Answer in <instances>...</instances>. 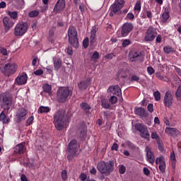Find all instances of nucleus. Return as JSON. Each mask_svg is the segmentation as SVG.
I'll return each instance as SVG.
<instances>
[{"label": "nucleus", "instance_id": "nucleus-4", "mask_svg": "<svg viewBox=\"0 0 181 181\" xmlns=\"http://www.w3.org/2000/svg\"><path fill=\"white\" fill-rule=\"evenodd\" d=\"M73 95V91L69 87L62 86L59 88L57 92V98L58 103H64L67 101L69 97Z\"/></svg>", "mask_w": 181, "mask_h": 181}, {"label": "nucleus", "instance_id": "nucleus-35", "mask_svg": "<svg viewBox=\"0 0 181 181\" xmlns=\"http://www.w3.org/2000/svg\"><path fill=\"white\" fill-rule=\"evenodd\" d=\"M163 50L167 54H170V53H173L175 52L174 48L170 46L164 47Z\"/></svg>", "mask_w": 181, "mask_h": 181}, {"label": "nucleus", "instance_id": "nucleus-38", "mask_svg": "<svg viewBox=\"0 0 181 181\" xmlns=\"http://www.w3.org/2000/svg\"><path fill=\"white\" fill-rule=\"evenodd\" d=\"M43 91L45 93H50V92L52 91V86L49 84H45L43 86Z\"/></svg>", "mask_w": 181, "mask_h": 181}, {"label": "nucleus", "instance_id": "nucleus-18", "mask_svg": "<svg viewBox=\"0 0 181 181\" xmlns=\"http://www.w3.org/2000/svg\"><path fill=\"white\" fill-rule=\"evenodd\" d=\"M107 93H110L114 95L119 96L122 94L121 88L119 86H112L107 89Z\"/></svg>", "mask_w": 181, "mask_h": 181}, {"label": "nucleus", "instance_id": "nucleus-47", "mask_svg": "<svg viewBox=\"0 0 181 181\" xmlns=\"http://www.w3.org/2000/svg\"><path fill=\"white\" fill-rule=\"evenodd\" d=\"M159 169L162 173H164L165 172V163H162L160 164Z\"/></svg>", "mask_w": 181, "mask_h": 181}, {"label": "nucleus", "instance_id": "nucleus-13", "mask_svg": "<svg viewBox=\"0 0 181 181\" xmlns=\"http://www.w3.org/2000/svg\"><path fill=\"white\" fill-rule=\"evenodd\" d=\"M2 22L6 33H7L8 30H10L11 28H13V26H14V23L12 21V20H11L10 18L7 16H5L3 18Z\"/></svg>", "mask_w": 181, "mask_h": 181}, {"label": "nucleus", "instance_id": "nucleus-43", "mask_svg": "<svg viewBox=\"0 0 181 181\" xmlns=\"http://www.w3.org/2000/svg\"><path fill=\"white\" fill-rule=\"evenodd\" d=\"M145 11H146V18H148L149 21H151L153 17V13L151 11L146 9Z\"/></svg>", "mask_w": 181, "mask_h": 181}, {"label": "nucleus", "instance_id": "nucleus-63", "mask_svg": "<svg viewBox=\"0 0 181 181\" xmlns=\"http://www.w3.org/2000/svg\"><path fill=\"white\" fill-rule=\"evenodd\" d=\"M148 110L150 112H153V105L152 103H150V104L148 105Z\"/></svg>", "mask_w": 181, "mask_h": 181}, {"label": "nucleus", "instance_id": "nucleus-5", "mask_svg": "<svg viewBox=\"0 0 181 181\" xmlns=\"http://www.w3.org/2000/svg\"><path fill=\"white\" fill-rule=\"evenodd\" d=\"M97 169L101 174L110 175L114 170V162L113 160L108 162L101 160L98 163Z\"/></svg>", "mask_w": 181, "mask_h": 181}, {"label": "nucleus", "instance_id": "nucleus-10", "mask_svg": "<svg viewBox=\"0 0 181 181\" xmlns=\"http://www.w3.org/2000/svg\"><path fill=\"white\" fill-rule=\"evenodd\" d=\"M174 103V98L171 91L168 90L165 93L163 100V104L165 107L170 108Z\"/></svg>", "mask_w": 181, "mask_h": 181}, {"label": "nucleus", "instance_id": "nucleus-26", "mask_svg": "<svg viewBox=\"0 0 181 181\" xmlns=\"http://www.w3.org/2000/svg\"><path fill=\"white\" fill-rule=\"evenodd\" d=\"M165 133L170 135L171 136H177L179 134V130L176 128L166 127Z\"/></svg>", "mask_w": 181, "mask_h": 181}, {"label": "nucleus", "instance_id": "nucleus-23", "mask_svg": "<svg viewBox=\"0 0 181 181\" xmlns=\"http://www.w3.org/2000/svg\"><path fill=\"white\" fill-rule=\"evenodd\" d=\"M134 113L135 115L141 117H148V114L145 110L144 108L140 107H135L134 109Z\"/></svg>", "mask_w": 181, "mask_h": 181}, {"label": "nucleus", "instance_id": "nucleus-45", "mask_svg": "<svg viewBox=\"0 0 181 181\" xmlns=\"http://www.w3.org/2000/svg\"><path fill=\"white\" fill-rule=\"evenodd\" d=\"M29 17L33 18L39 16V12L37 11H32L28 14Z\"/></svg>", "mask_w": 181, "mask_h": 181}, {"label": "nucleus", "instance_id": "nucleus-60", "mask_svg": "<svg viewBox=\"0 0 181 181\" xmlns=\"http://www.w3.org/2000/svg\"><path fill=\"white\" fill-rule=\"evenodd\" d=\"M79 178L81 181H86L87 179V175L84 173H81L79 176Z\"/></svg>", "mask_w": 181, "mask_h": 181}, {"label": "nucleus", "instance_id": "nucleus-29", "mask_svg": "<svg viewBox=\"0 0 181 181\" xmlns=\"http://www.w3.org/2000/svg\"><path fill=\"white\" fill-rule=\"evenodd\" d=\"M49 112H50V107H49L40 106L38 108V113L40 114L48 113Z\"/></svg>", "mask_w": 181, "mask_h": 181}, {"label": "nucleus", "instance_id": "nucleus-2", "mask_svg": "<svg viewBox=\"0 0 181 181\" xmlns=\"http://www.w3.org/2000/svg\"><path fill=\"white\" fill-rule=\"evenodd\" d=\"M18 69V64L11 61H6L3 64H0V72L6 77H11L15 75Z\"/></svg>", "mask_w": 181, "mask_h": 181}, {"label": "nucleus", "instance_id": "nucleus-28", "mask_svg": "<svg viewBox=\"0 0 181 181\" xmlns=\"http://www.w3.org/2000/svg\"><path fill=\"white\" fill-rule=\"evenodd\" d=\"M169 18V8L166 7L165 8V12L163 13V22L165 23V22H167Z\"/></svg>", "mask_w": 181, "mask_h": 181}, {"label": "nucleus", "instance_id": "nucleus-24", "mask_svg": "<svg viewBox=\"0 0 181 181\" xmlns=\"http://www.w3.org/2000/svg\"><path fill=\"white\" fill-rule=\"evenodd\" d=\"M97 28H93L92 30L90 31V46H93L97 40L96 33H97Z\"/></svg>", "mask_w": 181, "mask_h": 181}, {"label": "nucleus", "instance_id": "nucleus-57", "mask_svg": "<svg viewBox=\"0 0 181 181\" xmlns=\"http://www.w3.org/2000/svg\"><path fill=\"white\" fill-rule=\"evenodd\" d=\"M158 150L160 152L163 153L165 151L164 145L162 143L158 142Z\"/></svg>", "mask_w": 181, "mask_h": 181}, {"label": "nucleus", "instance_id": "nucleus-22", "mask_svg": "<svg viewBox=\"0 0 181 181\" xmlns=\"http://www.w3.org/2000/svg\"><path fill=\"white\" fill-rule=\"evenodd\" d=\"M27 115H28V110L25 108L20 109L17 114L18 122H21L22 120H25Z\"/></svg>", "mask_w": 181, "mask_h": 181}, {"label": "nucleus", "instance_id": "nucleus-56", "mask_svg": "<svg viewBox=\"0 0 181 181\" xmlns=\"http://www.w3.org/2000/svg\"><path fill=\"white\" fill-rule=\"evenodd\" d=\"M126 171V167L124 165H121L119 168V172L121 175H124Z\"/></svg>", "mask_w": 181, "mask_h": 181}, {"label": "nucleus", "instance_id": "nucleus-44", "mask_svg": "<svg viewBox=\"0 0 181 181\" xmlns=\"http://www.w3.org/2000/svg\"><path fill=\"white\" fill-rule=\"evenodd\" d=\"M0 53L1 54H2L3 56H8V50L3 47H0Z\"/></svg>", "mask_w": 181, "mask_h": 181}, {"label": "nucleus", "instance_id": "nucleus-64", "mask_svg": "<svg viewBox=\"0 0 181 181\" xmlns=\"http://www.w3.org/2000/svg\"><path fill=\"white\" fill-rule=\"evenodd\" d=\"M127 18L132 21L134 18V16L132 13H128L127 15Z\"/></svg>", "mask_w": 181, "mask_h": 181}, {"label": "nucleus", "instance_id": "nucleus-16", "mask_svg": "<svg viewBox=\"0 0 181 181\" xmlns=\"http://www.w3.org/2000/svg\"><path fill=\"white\" fill-rule=\"evenodd\" d=\"M130 62H136L141 57V52L136 50H131L129 54Z\"/></svg>", "mask_w": 181, "mask_h": 181}, {"label": "nucleus", "instance_id": "nucleus-40", "mask_svg": "<svg viewBox=\"0 0 181 181\" xmlns=\"http://www.w3.org/2000/svg\"><path fill=\"white\" fill-rule=\"evenodd\" d=\"M175 96L177 100L181 101V86H180L177 89V91L175 93Z\"/></svg>", "mask_w": 181, "mask_h": 181}, {"label": "nucleus", "instance_id": "nucleus-41", "mask_svg": "<svg viewBox=\"0 0 181 181\" xmlns=\"http://www.w3.org/2000/svg\"><path fill=\"white\" fill-rule=\"evenodd\" d=\"M62 179L63 181L67 180V170H62L61 173Z\"/></svg>", "mask_w": 181, "mask_h": 181}, {"label": "nucleus", "instance_id": "nucleus-55", "mask_svg": "<svg viewBox=\"0 0 181 181\" xmlns=\"http://www.w3.org/2000/svg\"><path fill=\"white\" fill-rule=\"evenodd\" d=\"M115 55L114 54V53L111 52V53L107 54L105 57V59H107V60H112V59L115 57Z\"/></svg>", "mask_w": 181, "mask_h": 181}, {"label": "nucleus", "instance_id": "nucleus-37", "mask_svg": "<svg viewBox=\"0 0 181 181\" xmlns=\"http://www.w3.org/2000/svg\"><path fill=\"white\" fill-rule=\"evenodd\" d=\"M87 135V130L85 129H81L80 134H79V138L81 140H83L86 138Z\"/></svg>", "mask_w": 181, "mask_h": 181}, {"label": "nucleus", "instance_id": "nucleus-48", "mask_svg": "<svg viewBox=\"0 0 181 181\" xmlns=\"http://www.w3.org/2000/svg\"><path fill=\"white\" fill-rule=\"evenodd\" d=\"M88 45H89V39L88 37H86L83 41V46L85 49H87Z\"/></svg>", "mask_w": 181, "mask_h": 181}, {"label": "nucleus", "instance_id": "nucleus-6", "mask_svg": "<svg viewBox=\"0 0 181 181\" xmlns=\"http://www.w3.org/2000/svg\"><path fill=\"white\" fill-rule=\"evenodd\" d=\"M68 37L70 45L77 49L78 47V35L77 30L73 25L69 26L68 29Z\"/></svg>", "mask_w": 181, "mask_h": 181}, {"label": "nucleus", "instance_id": "nucleus-27", "mask_svg": "<svg viewBox=\"0 0 181 181\" xmlns=\"http://www.w3.org/2000/svg\"><path fill=\"white\" fill-rule=\"evenodd\" d=\"M81 108L86 112V114H89V110L91 109L90 106L86 103H81L80 104Z\"/></svg>", "mask_w": 181, "mask_h": 181}, {"label": "nucleus", "instance_id": "nucleus-39", "mask_svg": "<svg viewBox=\"0 0 181 181\" xmlns=\"http://www.w3.org/2000/svg\"><path fill=\"white\" fill-rule=\"evenodd\" d=\"M153 97L156 101L158 102L160 100L161 95L160 93L158 90H156L153 93Z\"/></svg>", "mask_w": 181, "mask_h": 181}, {"label": "nucleus", "instance_id": "nucleus-49", "mask_svg": "<svg viewBox=\"0 0 181 181\" xmlns=\"http://www.w3.org/2000/svg\"><path fill=\"white\" fill-rule=\"evenodd\" d=\"M147 72H148L149 76H151L155 73V70L153 69V68L152 66H148L147 67Z\"/></svg>", "mask_w": 181, "mask_h": 181}, {"label": "nucleus", "instance_id": "nucleus-12", "mask_svg": "<svg viewBox=\"0 0 181 181\" xmlns=\"http://www.w3.org/2000/svg\"><path fill=\"white\" fill-rule=\"evenodd\" d=\"M133 25L131 23H125L122 27L121 30V35L122 37H126V36H128L129 33L132 32L133 30Z\"/></svg>", "mask_w": 181, "mask_h": 181}, {"label": "nucleus", "instance_id": "nucleus-1", "mask_svg": "<svg viewBox=\"0 0 181 181\" xmlns=\"http://www.w3.org/2000/svg\"><path fill=\"white\" fill-rule=\"evenodd\" d=\"M53 119V124L58 132H62L64 127L69 125V117L64 112H62V110L55 112Z\"/></svg>", "mask_w": 181, "mask_h": 181}, {"label": "nucleus", "instance_id": "nucleus-20", "mask_svg": "<svg viewBox=\"0 0 181 181\" xmlns=\"http://www.w3.org/2000/svg\"><path fill=\"white\" fill-rule=\"evenodd\" d=\"M2 101H3L4 110H6L7 112H8L11 109V106L12 104L11 99L9 98L8 96L4 95V96H3Z\"/></svg>", "mask_w": 181, "mask_h": 181}, {"label": "nucleus", "instance_id": "nucleus-53", "mask_svg": "<svg viewBox=\"0 0 181 181\" xmlns=\"http://www.w3.org/2000/svg\"><path fill=\"white\" fill-rule=\"evenodd\" d=\"M131 41L128 39L124 40L122 42V47H127V46H129L130 45Z\"/></svg>", "mask_w": 181, "mask_h": 181}, {"label": "nucleus", "instance_id": "nucleus-11", "mask_svg": "<svg viewBox=\"0 0 181 181\" xmlns=\"http://www.w3.org/2000/svg\"><path fill=\"white\" fill-rule=\"evenodd\" d=\"M157 36V33L153 27H149L145 33V42H153Z\"/></svg>", "mask_w": 181, "mask_h": 181}, {"label": "nucleus", "instance_id": "nucleus-42", "mask_svg": "<svg viewBox=\"0 0 181 181\" xmlns=\"http://www.w3.org/2000/svg\"><path fill=\"white\" fill-rule=\"evenodd\" d=\"M162 163H165V161L163 160V156L156 158V165H158V164L161 165Z\"/></svg>", "mask_w": 181, "mask_h": 181}, {"label": "nucleus", "instance_id": "nucleus-14", "mask_svg": "<svg viewBox=\"0 0 181 181\" xmlns=\"http://www.w3.org/2000/svg\"><path fill=\"white\" fill-rule=\"evenodd\" d=\"M28 82V75L26 73H23L18 76L15 80V84L17 86L25 85Z\"/></svg>", "mask_w": 181, "mask_h": 181}, {"label": "nucleus", "instance_id": "nucleus-61", "mask_svg": "<svg viewBox=\"0 0 181 181\" xmlns=\"http://www.w3.org/2000/svg\"><path fill=\"white\" fill-rule=\"evenodd\" d=\"M144 174L146 176H148L150 175V170H148V168L146 167L144 168Z\"/></svg>", "mask_w": 181, "mask_h": 181}, {"label": "nucleus", "instance_id": "nucleus-32", "mask_svg": "<svg viewBox=\"0 0 181 181\" xmlns=\"http://www.w3.org/2000/svg\"><path fill=\"white\" fill-rule=\"evenodd\" d=\"M101 106L105 110H109L110 107L107 100L104 98H103L101 100Z\"/></svg>", "mask_w": 181, "mask_h": 181}, {"label": "nucleus", "instance_id": "nucleus-7", "mask_svg": "<svg viewBox=\"0 0 181 181\" xmlns=\"http://www.w3.org/2000/svg\"><path fill=\"white\" fill-rule=\"evenodd\" d=\"M135 130L140 132V136L147 141H150V134L147 127L143 124H136L134 125Z\"/></svg>", "mask_w": 181, "mask_h": 181}, {"label": "nucleus", "instance_id": "nucleus-36", "mask_svg": "<svg viewBox=\"0 0 181 181\" xmlns=\"http://www.w3.org/2000/svg\"><path fill=\"white\" fill-rule=\"evenodd\" d=\"M127 146L129 148L133 150V151H137L139 149V147L134 145L132 142L128 141L127 142Z\"/></svg>", "mask_w": 181, "mask_h": 181}, {"label": "nucleus", "instance_id": "nucleus-31", "mask_svg": "<svg viewBox=\"0 0 181 181\" xmlns=\"http://www.w3.org/2000/svg\"><path fill=\"white\" fill-rule=\"evenodd\" d=\"M170 161H171L172 167L175 168L176 165V158H175V151H172L170 153Z\"/></svg>", "mask_w": 181, "mask_h": 181}, {"label": "nucleus", "instance_id": "nucleus-25", "mask_svg": "<svg viewBox=\"0 0 181 181\" xmlns=\"http://www.w3.org/2000/svg\"><path fill=\"white\" fill-rule=\"evenodd\" d=\"M53 62H54V70L57 71H59V69L62 68V59L57 58V57H54L53 58Z\"/></svg>", "mask_w": 181, "mask_h": 181}, {"label": "nucleus", "instance_id": "nucleus-30", "mask_svg": "<svg viewBox=\"0 0 181 181\" xmlns=\"http://www.w3.org/2000/svg\"><path fill=\"white\" fill-rule=\"evenodd\" d=\"M141 1H137L134 7V11H135V13L138 14L141 11Z\"/></svg>", "mask_w": 181, "mask_h": 181}, {"label": "nucleus", "instance_id": "nucleus-3", "mask_svg": "<svg viewBox=\"0 0 181 181\" xmlns=\"http://www.w3.org/2000/svg\"><path fill=\"white\" fill-rule=\"evenodd\" d=\"M79 147L80 145L78 142H77L76 139H73L68 144L66 153L69 161H73L74 158H77L78 156Z\"/></svg>", "mask_w": 181, "mask_h": 181}, {"label": "nucleus", "instance_id": "nucleus-34", "mask_svg": "<svg viewBox=\"0 0 181 181\" xmlns=\"http://www.w3.org/2000/svg\"><path fill=\"white\" fill-rule=\"evenodd\" d=\"M8 15L14 21H16L18 19V11H8Z\"/></svg>", "mask_w": 181, "mask_h": 181}, {"label": "nucleus", "instance_id": "nucleus-62", "mask_svg": "<svg viewBox=\"0 0 181 181\" xmlns=\"http://www.w3.org/2000/svg\"><path fill=\"white\" fill-rule=\"evenodd\" d=\"M162 42V37L160 35H158L156 40V43H161Z\"/></svg>", "mask_w": 181, "mask_h": 181}, {"label": "nucleus", "instance_id": "nucleus-21", "mask_svg": "<svg viewBox=\"0 0 181 181\" xmlns=\"http://www.w3.org/2000/svg\"><path fill=\"white\" fill-rule=\"evenodd\" d=\"M2 101H3L4 110H6L7 112H8L11 109V106L12 104L11 99L9 98L8 96L4 95V96H3Z\"/></svg>", "mask_w": 181, "mask_h": 181}, {"label": "nucleus", "instance_id": "nucleus-19", "mask_svg": "<svg viewBox=\"0 0 181 181\" xmlns=\"http://www.w3.org/2000/svg\"><path fill=\"white\" fill-rule=\"evenodd\" d=\"M66 7V0H58L57 4L54 7V11L60 13Z\"/></svg>", "mask_w": 181, "mask_h": 181}, {"label": "nucleus", "instance_id": "nucleus-33", "mask_svg": "<svg viewBox=\"0 0 181 181\" xmlns=\"http://www.w3.org/2000/svg\"><path fill=\"white\" fill-rule=\"evenodd\" d=\"M78 87L80 90H86L88 86L84 83V81H81L80 83H78Z\"/></svg>", "mask_w": 181, "mask_h": 181}, {"label": "nucleus", "instance_id": "nucleus-9", "mask_svg": "<svg viewBox=\"0 0 181 181\" xmlns=\"http://www.w3.org/2000/svg\"><path fill=\"white\" fill-rule=\"evenodd\" d=\"M124 4L125 1L124 0H121L120 2L118 0L115 1V3L111 6L110 11L115 14H120L121 9L124 7Z\"/></svg>", "mask_w": 181, "mask_h": 181}, {"label": "nucleus", "instance_id": "nucleus-52", "mask_svg": "<svg viewBox=\"0 0 181 181\" xmlns=\"http://www.w3.org/2000/svg\"><path fill=\"white\" fill-rule=\"evenodd\" d=\"M98 57H99V52H97V51H95V52H94V53L93 54V55H92L90 59H91V60H93V59H94L95 60H97V59H98Z\"/></svg>", "mask_w": 181, "mask_h": 181}, {"label": "nucleus", "instance_id": "nucleus-15", "mask_svg": "<svg viewBox=\"0 0 181 181\" xmlns=\"http://www.w3.org/2000/svg\"><path fill=\"white\" fill-rule=\"evenodd\" d=\"M27 148L25 143H21L16 146L13 153L15 155H22L25 153Z\"/></svg>", "mask_w": 181, "mask_h": 181}, {"label": "nucleus", "instance_id": "nucleus-59", "mask_svg": "<svg viewBox=\"0 0 181 181\" xmlns=\"http://www.w3.org/2000/svg\"><path fill=\"white\" fill-rule=\"evenodd\" d=\"M151 139L158 140V139H159V136L156 134V132H152L151 133Z\"/></svg>", "mask_w": 181, "mask_h": 181}, {"label": "nucleus", "instance_id": "nucleus-17", "mask_svg": "<svg viewBox=\"0 0 181 181\" xmlns=\"http://www.w3.org/2000/svg\"><path fill=\"white\" fill-rule=\"evenodd\" d=\"M145 151L146 153V160L147 161L153 164L155 162V156L153 153L151 151V149L150 147L146 146L145 148Z\"/></svg>", "mask_w": 181, "mask_h": 181}, {"label": "nucleus", "instance_id": "nucleus-54", "mask_svg": "<svg viewBox=\"0 0 181 181\" xmlns=\"http://www.w3.org/2000/svg\"><path fill=\"white\" fill-rule=\"evenodd\" d=\"M34 75H35L37 76H40L43 75V71L42 69H37L34 71Z\"/></svg>", "mask_w": 181, "mask_h": 181}, {"label": "nucleus", "instance_id": "nucleus-8", "mask_svg": "<svg viewBox=\"0 0 181 181\" xmlns=\"http://www.w3.org/2000/svg\"><path fill=\"white\" fill-rule=\"evenodd\" d=\"M28 29V24L27 23H19L16 25L14 28L15 36H23L27 33Z\"/></svg>", "mask_w": 181, "mask_h": 181}, {"label": "nucleus", "instance_id": "nucleus-50", "mask_svg": "<svg viewBox=\"0 0 181 181\" xmlns=\"http://www.w3.org/2000/svg\"><path fill=\"white\" fill-rule=\"evenodd\" d=\"M117 101V98H116V96H111L109 102L112 104V105H115Z\"/></svg>", "mask_w": 181, "mask_h": 181}, {"label": "nucleus", "instance_id": "nucleus-58", "mask_svg": "<svg viewBox=\"0 0 181 181\" xmlns=\"http://www.w3.org/2000/svg\"><path fill=\"white\" fill-rule=\"evenodd\" d=\"M119 148L118 144L117 143H114L113 145L111 146V151H117Z\"/></svg>", "mask_w": 181, "mask_h": 181}, {"label": "nucleus", "instance_id": "nucleus-51", "mask_svg": "<svg viewBox=\"0 0 181 181\" xmlns=\"http://www.w3.org/2000/svg\"><path fill=\"white\" fill-rule=\"evenodd\" d=\"M140 81V78H139V76H138L137 75H133V76H132V78H131V81L132 82H134V81H136V82H139Z\"/></svg>", "mask_w": 181, "mask_h": 181}, {"label": "nucleus", "instance_id": "nucleus-46", "mask_svg": "<svg viewBox=\"0 0 181 181\" xmlns=\"http://www.w3.org/2000/svg\"><path fill=\"white\" fill-rule=\"evenodd\" d=\"M33 120H35V118L33 117V116H30L26 122V124H28V126H30L33 124Z\"/></svg>", "mask_w": 181, "mask_h": 181}]
</instances>
